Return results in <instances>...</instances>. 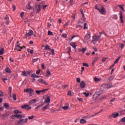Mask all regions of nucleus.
I'll return each mask as SVG.
<instances>
[{"label":"nucleus","instance_id":"nucleus-1","mask_svg":"<svg viewBox=\"0 0 125 125\" xmlns=\"http://www.w3.org/2000/svg\"><path fill=\"white\" fill-rule=\"evenodd\" d=\"M45 3V1H42L39 5L35 4L34 6H33V12L34 11L37 10V13H39L41 12V6L42 5V4H44Z\"/></svg>","mask_w":125,"mask_h":125},{"label":"nucleus","instance_id":"nucleus-2","mask_svg":"<svg viewBox=\"0 0 125 125\" xmlns=\"http://www.w3.org/2000/svg\"><path fill=\"white\" fill-rule=\"evenodd\" d=\"M21 108L22 109H25L26 111H29V110L32 109V107L30 106V105L28 104H23L21 106Z\"/></svg>","mask_w":125,"mask_h":125},{"label":"nucleus","instance_id":"nucleus-3","mask_svg":"<svg viewBox=\"0 0 125 125\" xmlns=\"http://www.w3.org/2000/svg\"><path fill=\"white\" fill-rule=\"evenodd\" d=\"M99 12L101 13V14H103L104 15H105L106 14L107 11H106V10L105 9V8L103 6L102 7L101 9H100L99 10Z\"/></svg>","mask_w":125,"mask_h":125},{"label":"nucleus","instance_id":"nucleus-4","mask_svg":"<svg viewBox=\"0 0 125 125\" xmlns=\"http://www.w3.org/2000/svg\"><path fill=\"white\" fill-rule=\"evenodd\" d=\"M104 88H111V87H113V86H112V85H111V83H105V84H104Z\"/></svg>","mask_w":125,"mask_h":125},{"label":"nucleus","instance_id":"nucleus-5","mask_svg":"<svg viewBox=\"0 0 125 125\" xmlns=\"http://www.w3.org/2000/svg\"><path fill=\"white\" fill-rule=\"evenodd\" d=\"M34 35V31L32 30H29V32H26V34H25V36L26 37L28 36V37H31V36H33Z\"/></svg>","mask_w":125,"mask_h":125},{"label":"nucleus","instance_id":"nucleus-6","mask_svg":"<svg viewBox=\"0 0 125 125\" xmlns=\"http://www.w3.org/2000/svg\"><path fill=\"white\" fill-rule=\"evenodd\" d=\"M80 85L81 88H85V83H84V81H82L80 83Z\"/></svg>","mask_w":125,"mask_h":125},{"label":"nucleus","instance_id":"nucleus-7","mask_svg":"<svg viewBox=\"0 0 125 125\" xmlns=\"http://www.w3.org/2000/svg\"><path fill=\"white\" fill-rule=\"evenodd\" d=\"M90 39V32H88L84 37L85 41H88Z\"/></svg>","mask_w":125,"mask_h":125},{"label":"nucleus","instance_id":"nucleus-8","mask_svg":"<svg viewBox=\"0 0 125 125\" xmlns=\"http://www.w3.org/2000/svg\"><path fill=\"white\" fill-rule=\"evenodd\" d=\"M119 15H120V19L122 23H124V17L123 16V12L120 11Z\"/></svg>","mask_w":125,"mask_h":125},{"label":"nucleus","instance_id":"nucleus-9","mask_svg":"<svg viewBox=\"0 0 125 125\" xmlns=\"http://www.w3.org/2000/svg\"><path fill=\"white\" fill-rule=\"evenodd\" d=\"M36 102L37 99H32L29 101V102H28V104H29V105H31V104H35V103H36Z\"/></svg>","mask_w":125,"mask_h":125},{"label":"nucleus","instance_id":"nucleus-10","mask_svg":"<svg viewBox=\"0 0 125 125\" xmlns=\"http://www.w3.org/2000/svg\"><path fill=\"white\" fill-rule=\"evenodd\" d=\"M22 49H21V46H19V45H16L15 50H18V51H21Z\"/></svg>","mask_w":125,"mask_h":125},{"label":"nucleus","instance_id":"nucleus-11","mask_svg":"<svg viewBox=\"0 0 125 125\" xmlns=\"http://www.w3.org/2000/svg\"><path fill=\"white\" fill-rule=\"evenodd\" d=\"M18 124L19 125H24V119H20L19 121L18 122Z\"/></svg>","mask_w":125,"mask_h":125},{"label":"nucleus","instance_id":"nucleus-12","mask_svg":"<svg viewBox=\"0 0 125 125\" xmlns=\"http://www.w3.org/2000/svg\"><path fill=\"white\" fill-rule=\"evenodd\" d=\"M70 45L72 46L74 49H77V46L76 45V43L74 42H71L70 43Z\"/></svg>","mask_w":125,"mask_h":125},{"label":"nucleus","instance_id":"nucleus-13","mask_svg":"<svg viewBox=\"0 0 125 125\" xmlns=\"http://www.w3.org/2000/svg\"><path fill=\"white\" fill-rule=\"evenodd\" d=\"M49 106H50L49 104H46L45 106L42 108V111H45V110H46V109H48V108L49 107Z\"/></svg>","mask_w":125,"mask_h":125},{"label":"nucleus","instance_id":"nucleus-14","mask_svg":"<svg viewBox=\"0 0 125 125\" xmlns=\"http://www.w3.org/2000/svg\"><path fill=\"white\" fill-rule=\"evenodd\" d=\"M49 106H50L49 104H46L45 106L42 108V111H45V110H46V109H48V108L49 107Z\"/></svg>","mask_w":125,"mask_h":125},{"label":"nucleus","instance_id":"nucleus-15","mask_svg":"<svg viewBox=\"0 0 125 125\" xmlns=\"http://www.w3.org/2000/svg\"><path fill=\"white\" fill-rule=\"evenodd\" d=\"M45 102H46V103H50V96H47V97L45 100Z\"/></svg>","mask_w":125,"mask_h":125},{"label":"nucleus","instance_id":"nucleus-16","mask_svg":"<svg viewBox=\"0 0 125 125\" xmlns=\"http://www.w3.org/2000/svg\"><path fill=\"white\" fill-rule=\"evenodd\" d=\"M14 114H23L21 110H15L14 111Z\"/></svg>","mask_w":125,"mask_h":125},{"label":"nucleus","instance_id":"nucleus-17","mask_svg":"<svg viewBox=\"0 0 125 125\" xmlns=\"http://www.w3.org/2000/svg\"><path fill=\"white\" fill-rule=\"evenodd\" d=\"M46 77H49L50 76H51V73H50V71H49V70H46Z\"/></svg>","mask_w":125,"mask_h":125},{"label":"nucleus","instance_id":"nucleus-18","mask_svg":"<svg viewBox=\"0 0 125 125\" xmlns=\"http://www.w3.org/2000/svg\"><path fill=\"white\" fill-rule=\"evenodd\" d=\"M66 50H67V53L70 55V53L71 52V50H72V48H71V47H68L66 48Z\"/></svg>","mask_w":125,"mask_h":125},{"label":"nucleus","instance_id":"nucleus-19","mask_svg":"<svg viewBox=\"0 0 125 125\" xmlns=\"http://www.w3.org/2000/svg\"><path fill=\"white\" fill-rule=\"evenodd\" d=\"M114 78H115V75H112V76L110 77L107 80V82H111V81H113V80H114Z\"/></svg>","mask_w":125,"mask_h":125},{"label":"nucleus","instance_id":"nucleus-20","mask_svg":"<svg viewBox=\"0 0 125 125\" xmlns=\"http://www.w3.org/2000/svg\"><path fill=\"white\" fill-rule=\"evenodd\" d=\"M124 4L118 5V7H120V8H121V9H122V10L125 12V8H124Z\"/></svg>","mask_w":125,"mask_h":125},{"label":"nucleus","instance_id":"nucleus-21","mask_svg":"<svg viewBox=\"0 0 125 125\" xmlns=\"http://www.w3.org/2000/svg\"><path fill=\"white\" fill-rule=\"evenodd\" d=\"M26 9H28L30 10L32 8V6H31V4L30 3H28L26 6Z\"/></svg>","mask_w":125,"mask_h":125},{"label":"nucleus","instance_id":"nucleus-22","mask_svg":"<svg viewBox=\"0 0 125 125\" xmlns=\"http://www.w3.org/2000/svg\"><path fill=\"white\" fill-rule=\"evenodd\" d=\"M122 57V56H120L114 62V64H116V63H118L119 61H120V60L121 59V58Z\"/></svg>","mask_w":125,"mask_h":125},{"label":"nucleus","instance_id":"nucleus-23","mask_svg":"<svg viewBox=\"0 0 125 125\" xmlns=\"http://www.w3.org/2000/svg\"><path fill=\"white\" fill-rule=\"evenodd\" d=\"M5 71L6 72V73H8V74H11L12 72L11 70L10 69V68L8 67H7L6 68Z\"/></svg>","mask_w":125,"mask_h":125},{"label":"nucleus","instance_id":"nucleus-24","mask_svg":"<svg viewBox=\"0 0 125 125\" xmlns=\"http://www.w3.org/2000/svg\"><path fill=\"white\" fill-rule=\"evenodd\" d=\"M4 107L6 109H9V104H8V103H4Z\"/></svg>","mask_w":125,"mask_h":125},{"label":"nucleus","instance_id":"nucleus-25","mask_svg":"<svg viewBox=\"0 0 125 125\" xmlns=\"http://www.w3.org/2000/svg\"><path fill=\"white\" fill-rule=\"evenodd\" d=\"M120 115L121 116H123V115H125V109L122 110V111H120Z\"/></svg>","mask_w":125,"mask_h":125},{"label":"nucleus","instance_id":"nucleus-26","mask_svg":"<svg viewBox=\"0 0 125 125\" xmlns=\"http://www.w3.org/2000/svg\"><path fill=\"white\" fill-rule=\"evenodd\" d=\"M97 60H98V58H95V59L92 61V66L94 65V63H95V62H96V61H97Z\"/></svg>","mask_w":125,"mask_h":125},{"label":"nucleus","instance_id":"nucleus-27","mask_svg":"<svg viewBox=\"0 0 125 125\" xmlns=\"http://www.w3.org/2000/svg\"><path fill=\"white\" fill-rule=\"evenodd\" d=\"M86 123V120L84 119H82L80 120V124H85Z\"/></svg>","mask_w":125,"mask_h":125},{"label":"nucleus","instance_id":"nucleus-28","mask_svg":"<svg viewBox=\"0 0 125 125\" xmlns=\"http://www.w3.org/2000/svg\"><path fill=\"white\" fill-rule=\"evenodd\" d=\"M95 93L97 94V96H98V97H99L102 94V92L101 91H96Z\"/></svg>","mask_w":125,"mask_h":125},{"label":"nucleus","instance_id":"nucleus-29","mask_svg":"<svg viewBox=\"0 0 125 125\" xmlns=\"http://www.w3.org/2000/svg\"><path fill=\"white\" fill-rule=\"evenodd\" d=\"M112 114L113 115V118L114 119H116V118H117V117H119V113H117L116 114L113 113H112Z\"/></svg>","mask_w":125,"mask_h":125},{"label":"nucleus","instance_id":"nucleus-30","mask_svg":"<svg viewBox=\"0 0 125 125\" xmlns=\"http://www.w3.org/2000/svg\"><path fill=\"white\" fill-rule=\"evenodd\" d=\"M98 39V37H96V36H95V38H94V37H93V40L92 41V42H97Z\"/></svg>","mask_w":125,"mask_h":125},{"label":"nucleus","instance_id":"nucleus-31","mask_svg":"<svg viewBox=\"0 0 125 125\" xmlns=\"http://www.w3.org/2000/svg\"><path fill=\"white\" fill-rule=\"evenodd\" d=\"M98 96L96 94V93L93 95V97H92V99L94 100H95V99H96L97 98H98Z\"/></svg>","mask_w":125,"mask_h":125},{"label":"nucleus","instance_id":"nucleus-32","mask_svg":"<svg viewBox=\"0 0 125 125\" xmlns=\"http://www.w3.org/2000/svg\"><path fill=\"white\" fill-rule=\"evenodd\" d=\"M8 115H9V113L6 112V113L3 114L2 116H3V118H6V117H7V116H8Z\"/></svg>","mask_w":125,"mask_h":125},{"label":"nucleus","instance_id":"nucleus-33","mask_svg":"<svg viewBox=\"0 0 125 125\" xmlns=\"http://www.w3.org/2000/svg\"><path fill=\"white\" fill-rule=\"evenodd\" d=\"M17 114L16 115H12V116H11V118L12 119V120H14V119H15V118H17Z\"/></svg>","mask_w":125,"mask_h":125},{"label":"nucleus","instance_id":"nucleus-34","mask_svg":"<svg viewBox=\"0 0 125 125\" xmlns=\"http://www.w3.org/2000/svg\"><path fill=\"white\" fill-rule=\"evenodd\" d=\"M45 49H46L47 50H51V49L50 47H49V46L48 45H46L45 47Z\"/></svg>","mask_w":125,"mask_h":125},{"label":"nucleus","instance_id":"nucleus-35","mask_svg":"<svg viewBox=\"0 0 125 125\" xmlns=\"http://www.w3.org/2000/svg\"><path fill=\"white\" fill-rule=\"evenodd\" d=\"M3 51H4V49L1 48L0 50V55H2L3 54Z\"/></svg>","mask_w":125,"mask_h":125},{"label":"nucleus","instance_id":"nucleus-36","mask_svg":"<svg viewBox=\"0 0 125 125\" xmlns=\"http://www.w3.org/2000/svg\"><path fill=\"white\" fill-rule=\"evenodd\" d=\"M13 99L14 101H16L17 100V98H16V94H14L13 95Z\"/></svg>","mask_w":125,"mask_h":125},{"label":"nucleus","instance_id":"nucleus-37","mask_svg":"<svg viewBox=\"0 0 125 125\" xmlns=\"http://www.w3.org/2000/svg\"><path fill=\"white\" fill-rule=\"evenodd\" d=\"M16 117L18 119L19 118H21V119H22V118H23V115H20V114H17V115H16Z\"/></svg>","mask_w":125,"mask_h":125},{"label":"nucleus","instance_id":"nucleus-38","mask_svg":"<svg viewBox=\"0 0 125 125\" xmlns=\"http://www.w3.org/2000/svg\"><path fill=\"white\" fill-rule=\"evenodd\" d=\"M62 109H63V110H64L65 111H67V110H68L69 109V106H63L62 107Z\"/></svg>","mask_w":125,"mask_h":125},{"label":"nucleus","instance_id":"nucleus-39","mask_svg":"<svg viewBox=\"0 0 125 125\" xmlns=\"http://www.w3.org/2000/svg\"><path fill=\"white\" fill-rule=\"evenodd\" d=\"M48 36H52L53 35V33L51 31H50V30H49L48 31Z\"/></svg>","mask_w":125,"mask_h":125},{"label":"nucleus","instance_id":"nucleus-40","mask_svg":"<svg viewBox=\"0 0 125 125\" xmlns=\"http://www.w3.org/2000/svg\"><path fill=\"white\" fill-rule=\"evenodd\" d=\"M82 53H84L86 51V48H82Z\"/></svg>","mask_w":125,"mask_h":125},{"label":"nucleus","instance_id":"nucleus-41","mask_svg":"<svg viewBox=\"0 0 125 125\" xmlns=\"http://www.w3.org/2000/svg\"><path fill=\"white\" fill-rule=\"evenodd\" d=\"M38 82L40 83H43V80L42 79H40L38 80Z\"/></svg>","mask_w":125,"mask_h":125},{"label":"nucleus","instance_id":"nucleus-42","mask_svg":"<svg viewBox=\"0 0 125 125\" xmlns=\"http://www.w3.org/2000/svg\"><path fill=\"white\" fill-rule=\"evenodd\" d=\"M62 38H64V39H66L67 38V34H63L62 35Z\"/></svg>","mask_w":125,"mask_h":125},{"label":"nucleus","instance_id":"nucleus-43","mask_svg":"<svg viewBox=\"0 0 125 125\" xmlns=\"http://www.w3.org/2000/svg\"><path fill=\"white\" fill-rule=\"evenodd\" d=\"M36 76L37 75H36V74L34 73V74H32L30 75V77L31 78H36Z\"/></svg>","mask_w":125,"mask_h":125},{"label":"nucleus","instance_id":"nucleus-44","mask_svg":"<svg viewBox=\"0 0 125 125\" xmlns=\"http://www.w3.org/2000/svg\"><path fill=\"white\" fill-rule=\"evenodd\" d=\"M124 46H125V44H124L123 43H121L120 44V48L123 49V48H124Z\"/></svg>","mask_w":125,"mask_h":125},{"label":"nucleus","instance_id":"nucleus-45","mask_svg":"<svg viewBox=\"0 0 125 125\" xmlns=\"http://www.w3.org/2000/svg\"><path fill=\"white\" fill-rule=\"evenodd\" d=\"M39 59H40L39 58L33 59V63H35V62H37V61H38Z\"/></svg>","mask_w":125,"mask_h":125},{"label":"nucleus","instance_id":"nucleus-46","mask_svg":"<svg viewBox=\"0 0 125 125\" xmlns=\"http://www.w3.org/2000/svg\"><path fill=\"white\" fill-rule=\"evenodd\" d=\"M47 90H48V89H44L42 90H40V91L41 92H43V93H44V92H45V91H47Z\"/></svg>","mask_w":125,"mask_h":125},{"label":"nucleus","instance_id":"nucleus-47","mask_svg":"<svg viewBox=\"0 0 125 125\" xmlns=\"http://www.w3.org/2000/svg\"><path fill=\"white\" fill-rule=\"evenodd\" d=\"M34 118H35V116H29L28 117V119L29 120H33V119H34Z\"/></svg>","mask_w":125,"mask_h":125},{"label":"nucleus","instance_id":"nucleus-48","mask_svg":"<svg viewBox=\"0 0 125 125\" xmlns=\"http://www.w3.org/2000/svg\"><path fill=\"white\" fill-rule=\"evenodd\" d=\"M95 82H100V79L99 78H95L94 79Z\"/></svg>","mask_w":125,"mask_h":125},{"label":"nucleus","instance_id":"nucleus-49","mask_svg":"<svg viewBox=\"0 0 125 125\" xmlns=\"http://www.w3.org/2000/svg\"><path fill=\"white\" fill-rule=\"evenodd\" d=\"M22 74H23V76H25V77H27V76H28L27 72L25 71L22 72Z\"/></svg>","mask_w":125,"mask_h":125},{"label":"nucleus","instance_id":"nucleus-50","mask_svg":"<svg viewBox=\"0 0 125 125\" xmlns=\"http://www.w3.org/2000/svg\"><path fill=\"white\" fill-rule=\"evenodd\" d=\"M67 95H69V96H72L73 95H72V93H71V91H68Z\"/></svg>","mask_w":125,"mask_h":125},{"label":"nucleus","instance_id":"nucleus-51","mask_svg":"<svg viewBox=\"0 0 125 125\" xmlns=\"http://www.w3.org/2000/svg\"><path fill=\"white\" fill-rule=\"evenodd\" d=\"M12 87H9V94H11V92H12Z\"/></svg>","mask_w":125,"mask_h":125},{"label":"nucleus","instance_id":"nucleus-52","mask_svg":"<svg viewBox=\"0 0 125 125\" xmlns=\"http://www.w3.org/2000/svg\"><path fill=\"white\" fill-rule=\"evenodd\" d=\"M40 73H41V69H38V70L36 72V75H39V74H40Z\"/></svg>","mask_w":125,"mask_h":125},{"label":"nucleus","instance_id":"nucleus-53","mask_svg":"<svg viewBox=\"0 0 125 125\" xmlns=\"http://www.w3.org/2000/svg\"><path fill=\"white\" fill-rule=\"evenodd\" d=\"M44 105V104H39V105H38L37 107L40 109L41 107H42V106H43Z\"/></svg>","mask_w":125,"mask_h":125},{"label":"nucleus","instance_id":"nucleus-54","mask_svg":"<svg viewBox=\"0 0 125 125\" xmlns=\"http://www.w3.org/2000/svg\"><path fill=\"white\" fill-rule=\"evenodd\" d=\"M42 67L43 70H44L46 68V67L44 66V64L43 63L42 64Z\"/></svg>","mask_w":125,"mask_h":125},{"label":"nucleus","instance_id":"nucleus-55","mask_svg":"<svg viewBox=\"0 0 125 125\" xmlns=\"http://www.w3.org/2000/svg\"><path fill=\"white\" fill-rule=\"evenodd\" d=\"M30 91V89L27 88L24 90V92H29Z\"/></svg>","mask_w":125,"mask_h":125},{"label":"nucleus","instance_id":"nucleus-56","mask_svg":"<svg viewBox=\"0 0 125 125\" xmlns=\"http://www.w3.org/2000/svg\"><path fill=\"white\" fill-rule=\"evenodd\" d=\"M84 95H85V96L86 97H87V96H89V93H86V92H85L84 93Z\"/></svg>","mask_w":125,"mask_h":125},{"label":"nucleus","instance_id":"nucleus-57","mask_svg":"<svg viewBox=\"0 0 125 125\" xmlns=\"http://www.w3.org/2000/svg\"><path fill=\"white\" fill-rule=\"evenodd\" d=\"M86 25H87L86 22H85L84 23V28H83L84 30H85V29H88V28L86 27Z\"/></svg>","mask_w":125,"mask_h":125},{"label":"nucleus","instance_id":"nucleus-58","mask_svg":"<svg viewBox=\"0 0 125 125\" xmlns=\"http://www.w3.org/2000/svg\"><path fill=\"white\" fill-rule=\"evenodd\" d=\"M34 90L32 88H29V93H33Z\"/></svg>","mask_w":125,"mask_h":125},{"label":"nucleus","instance_id":"nucleus-59","mask_svg":"<svg viewBox=\"0 0 125 125\" xmlns=\"http://www.w3.org/2000/svg\"><path fill=\"white\" fill-rule=\"evenodd\" d=\"M41 93V90H36V93L37 94H40Z\"/></svg>","mask_w":125,"mask_h":125},{"label":"nucleus","instance_id":"nucleus-60","mask_svg":"<svg viewBox=\"0 0 125 125\" xmlns=\"http://www.w3.org/2000/svg\"><path fill=\"white\" fill-rule=\"evenodd\" d=\"M51 50L52 55H54L55 54V53H54V49H51V50Z\"/></svg>","mask_w":125,"mask_h":125},{"label":"nucleus","instance_id":"nucleus-61","mask_svg":"<svg viewBox=\"0 0 125 125\" xmlns=\"http://www.w3.org/2000/svg\"><path fill=\"white\" fill-rule=\"evenodd\" d=\"M83 66H85V67H88V64L86 63H84L83 62Z\"/></svg>","mask_w":125,"mask_h":125},{"label":"nucleus","instance_id":"nucleus-62","mask_svg":"<svg viewBox=\"0 0 125 125\" xmlns=\"http://www.w3.org/2000/svg\"><path fill=\"white\" fill-rule=\"evenodd\" d=\"M105 98H106V96H103V97H102L100 99V100H103V99H105Z\"/></svg>","mask_w":125,"mask_h":125},{"label":"nucleus","instance_id":"nucleus-63","mask_svg":"<svg viewBox=\"0 0 125 125\" xmlns=\"http://www.w3.org/2000/svg\"><path fill=\"white\" fill-rule=\"evenodd\" d=\"M77 82L79 83H81V78H77Z\"/></svg>","mask_w":125,"mask_h":125},{"label":"nucleus","instance_id":"nucleus-64","mask_svg":"<svg viewBox=\"0 0 125 125\" xmlns=\"http://www.w3.org/2000/svg\"><path fill=\"white\" fill-rule=\"evenodd\" d=\"M121 122H122V123H125V117L122 118Z\"/></svg>","mask_w":125,"mask_h":125}]
</instances>
